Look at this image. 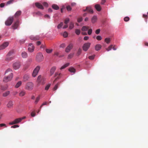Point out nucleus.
Instances as JSON below:
<instances>
[{"label":"nucleus","mask_w":148,"mask_h":148,"mask_svg":"<svg viewBox=\"0 0 148 148\" xmlns=\"http://www.w3.org/2000/svg\"><path fill=\"white\" fill-rule=\"evenodd\" d=\"M52 8L55 10H58L59 9L58 6L56 4H53L52 5Z\"/></svg>","instance_id":"a878e982"},{"label":"nucleus","mask_w":148,"mask_h":148,"mask_svg":"<svg viewBox=\"0 0 148 148\" xmlns=\"http://www.w3.org/2000/svg\"><path fill=\"white\" fill-rule=\"evenodd\" d=\"M40 67L39 66H37L36 68L34 70L32 74V75L33 77H35L37 75L38 73L40 70Z\"/></svg>","instance_id":"0eeeda50"},{"label":"nucleus","mask_w":148,"mask_h":148,"mask_svg":"<svg viewBox=\"0 0 148 148\" xmlns=\"http://www.w3.org/2000/svg\"><path fill=\"white\" fill-rule=\"evenodd\" d=\"M43 79H42V76L41 75H39L38 77L37 81V82L39 83H40L42 82V81Z\"/></svg>","instance_id":"6ab92c4d"},{"label":"nucleus","mask_w":148,"mask_h":148,"mask_svg":"<svg viewBox=\"0 0 148 148\" xmlns=\"http://www.w3.org/2000/svg\"><path fill=\"white\" fill-rule=\"evenodd\" d=\"M14 1V0H10L7 2V4L9 5L10 4L12 3Z\"/></svg>","instance_id":"de8ad7c7"},{"label":"nucleus","mask_w":148,"mask_h":148,"mask_svg":"<svg viewBox=\"0 0 148 148\" xmlns=\"http://www.w3.org/2000/svg\"><path fill=\"white\" fill-rule=\"evenodd\" d=\"M14 51H11L9 52L6 56V60L8 61H10L13 59V57L11 56L14 53Z\"/></svg>","instance_id":"423d86ee"},{"label":"nucleus","mask_w":148,"mask_h":148,"mask_svg":"<svg viewBox=\"0 0 148 148\" xmlns=\"http://www.w3.org/2000/svg\"><path fill=\"white\" fill-rule=\"evenodd\" d=\"M50 84H48L46 85L45 88V90H47L49 88L50 86Z\"/></svg>","instance_id":"79ce46f5"},{"label":"nucleus","mask_w":148,"mask_h":148,"mask_svg":"<svg viewBox=\"0 0 148 148\" xmlns=\"http://www.w3.org/2000/svg\"><path fill=\"white\" fill-rule=\"evenodd\" d=\"M22 84V82L21 81H19L15 85V87L16 88H18Z\"/></svg>","instance_id":"c85d7f7f"},{"label":"nucleus","mask_w":148,"mask_h":148,"mask_svg":"<svg viewBox=\"0 0 148 148\" xmlns=\"http://www.w3.org/2000/svg\"><path fill=\"white\" fill-rule=\"evenodd\" d=\"M43 4L44 6L45 7H47L48 6V4L46 2H44L43 3Z\"/></svg>","instance_id":"0e129e2a"},{"label":"nucleus","mask_w":148,"mask_h":148,"mask_svg":"<svg viewBox=\"0 0 148 148\" xmlns=\"http://www.w3.org/2000/svg\"><path fill=\"white\" fill-rule=\"evenodd\" d=\"M73 47V44H70L66 49L65 51L66 52H69L70 50L72 49Z\"/></svg>","instance_id":"ddd939ff"},{"label":"nucleus","mask_w":148,"mask_h":148,"mask_svg":"<svg viewBox=\"0 0 148 148\" xmlns=\"http://www.w3.org/2000/svg\"><path fill=\"white\" fill-rule=\"evenodd\" d=\"M69 71L71 73H75V69L73 67L70 68L69 69Z\"/></svg>","instance_id":"2f4dec72"},{"label":"nucleus","mask_w":148,"mask_h":148,"mask_svg":"<svg viewBox=\"0 0 148 148\" xmlns=\"http://www.w3.org/2000/svg\"><path fill=\"white\" fill-rule=\"evenodd\" d=\"M95 8L98 11H100L101 10V8L100 5L99 4H96L95 5Z\"/></svg>","instance_id":"a211bd4d"},{"label":"nucleus","mask_w":148,"mask_h":148,"mask_svg":"<svg viewBox=\"0 0 148 148\" xmlns=\"http://www.w3.org/2000/svg\"><path fill=\"white\" fill-rule=\"evenodd\" d=\"M69 65V63H67L66 64H64V65L62 66L60 68V69L61 70L62 69H64L66 67L68 66Z\"/></svg>","instance_id":"c756f323"},{"label":"nucleus","mask_w":148,"mask_h":148,"mask_svg":"<svg viewBox=\"0 0 148 148\" xmlns=\"http://www.w3.org/2000/svg\"><path fill=\"white\" fill-rule=\"evenodd\" d=\"M86 11L92 14L93 13V10L90 7H87L86 9L84 10V12Z\"/></svg>","instance_id":"dca6fc26"},{"label":"nucleus","mask_w":148,"mask_h":148,"mask_svg":"<svg viewBox=\"0 0 148 148\" xmlns=\"http://www.w3.org/2000/svg\"><path fill=\"white\" fill-rule=\"evenodd\" d=\"M21 13V12L20 10L17 11L15 14L14 15L15 17H17L20 16Z\"/></svg>","instance_id":"b1692460"},{"label":"nucleus","mask_w":148,"mask_h":148,"mask_svg":"<svg viewBox=\"0 0 148 148\" xmlns=\"http://www.w3.org/2000/svg\"><path fill=\"white\" fill-rule=\"evenodd\" d=\"M40 99V96H39L37 97L36 98V100L35 101V104H37L38 101H39Z\"/></svg>","instance_id":"e433bc0d"},{"label":"nucleus","mask_w":148,"mask_h":148,"mask_svg":"<svg viewBox=\"0 0 148 148\" xmlns=\"http://www.w3.org/2000/svg\"><path fill=\"white\" fill-rule=\"evenodd\" d=\"M81 32V31L80 29H76L75 30V33L76 34L78 35H79Z\"/></svg>","instance_id":"f704fd0d"},{"label":"nucleus","mask_w":148,"mask_h":148,"mask_svg":"<svg viewBox=\"0 0 148 148\" xmlns=\"http://www.w3.org/2000/svg\"><path fill=\"white\" fill-rule=\"evenodd\" d=\"M21 56L23 58H26L27 56V53L24 51L22 52Z\"/></svg>","instance_id":"393cba45"},{"label":"nucleus","mask_w":148,"mask_h":148,"mask_svg":"<svg viewBox=\"0 0 148 148\" xmlns=\"http://www.w3.org/2000/svg\"><path fill=\"white\" fill-rule=\"evenodd\" d=\"M82 51V49L81 48H79L78 49L77 53V56H79L81 54Z\"/></svg>","instance_id":"c9c22d12"},{"label":"nucleus","mask_w":148,"mask_h":148,"mask_svg":"<svg viewBox=\"0 0 148 148\" xmlns=\"http://www.w3.org/2000/svg\"><path fill=\"white\" fill-rule=\"evenodd\" d=\"M8 88V86H1V89L3 90H7Z\"/></svg>","instance_id":"ea45409f"},{"label":"nucleus","mask_w":148,"mask_h":148,"mask_svg":"<svg viewBox=\"0 0 148 148\" xmlns=\"http://www.w3.org/2000/svg\"><path fill=\"white\" fill-rule=\"evenodd\" d=\"M8 42H5L0 46V50L4 49L8 46Z\"/></svg>","instance_id":"9b49d317"},{"label":"nucleus","mask_w":148,"mask_h":148,"mask_svg":"<svg viewBox=\"0 0 148 148\" xmlns=\"http://www.w3.org/2000/svg\"><path fill=\"white\" fill-rule=\"evenodd\" d=\"M10 94V91H7L3 93V97H5L8 95Z\"/></svg>","instance_id":"cd10ccee"},{"label":"nucleus","mask_w":148,"mask_h":148,"mask_svg":"<svg viewBox=\"0 0 148 148\" xmlns=\"http://www.w3.org/2000/svg\"><path fill=\"white\" fill-rule=\"evenodd\" d=\"M106 1V0H101V4L103 5L105 3Z\"/></svg>","instance_id":"338daca9"},{"label":"nucleus","mask_w":148,"mask_h":148,"mask_svg":"<svg viewBox=\"0 0 148 148\" xmlns=\"http://www.w3.org/2000/svg\"><path fill=\"white\" fill-rule=\"evenodd\" d=\"M63 25V22H61L59 24L57 28L58 29H60L61 28Z\"/></svg>","instance_id":"473e14b6"},{"label":"nucleus","mask_w":148,"mask_h":148,"mask_svg":"<svg viewBox=\"0 0 148 148\" xmlns=\"http://www.w3.org/2000/svg\"><path fill=\"white\" fill-rule=\"evenodd\" d=\"M95 56H90L88 57V58L90 60H93L95 57Z\"/></svg>","instance_id":"3c124183"},{"label":"nucleus","mask_w":148,"mask_h":148,"mask_svg":"<svg viewBox=\"0 0 148 148\" xmlns=\"http://www.w3.org/2000/svg\"><path fill=\"white\" fill-rule=\"evenodd\" d=\"M19 126L18 125H14L12 126L11 127L13 128H15L16 127H18Z\"/></svg>","instance_id":"13d9d810"},{"label":"nucleus","mask_w":148,"mask_h":148,"mask_svg":"<svg viewBox=\"0 0 148 148\" xmlns=\"http://www.w3.org/2000/svg\"><path fill=\"white\" fill-rule=\"evenodd\" d=\"M36 14L38 15L39 16H41L42 15V14L39 11L36 12Z\"/></svg>","instance_id":"6e6d98bb"},{"label":"nucleus","mask_w":148,"mask_h":148,"mask_svg":"<svg viewBox=\"0 0 148 148\" xmlns=\"http://www.w3.org/2000/svg\"><path fill=\"white\" fill-rule=\"evenodd\" d=\"M58 85H59V83H58L56 84L55 85V86L53 88V90H56L58 88Z\"/></svg>","instance_id":"49530a36"},{"label":"nucleus","mask_w":148,"mask_h":148,"mask_svg":"<svg viewBox=\"0 0 148 148\" xmlns=\"http://www.w3.org/2000/svg\"><path fill=\"white\" fill-rule=\"evenodd\" d=\"M14 21V16L9 17L5 22V24L7 26L11 25Z\"/></svg>","instance_id":"7ed1b4c3"},{"label":"nucleus","mask_w":148,"mask_h":148,"mask_svg":"<svg viewBox=\"0 0 148 148\" xmlns=\"http://www.w3.org/2000/svg\"><path fill=\"white\" fill-rule=\"evenodd\" d=\"M110 38H106L105 39V42L107 44L110 43Z\"/></svg>","instance_id":"4c0bfd02"},{"label":"nucleus","mask_w":148,"mask_h":148,"mask_svg":"<svg viewBox=\"0 0 148 148\" xmlns=\"http://www.w3.org/2000/svg\"><path fill=\"white\" fill-rule=\"evenodd\" d=\"M5 74L6 75L3 78V81L5 82H7L10 81L13 77L12 70L10 69H8L5 71Z\"/></svg>","instance_id":"f257e3e1"},{"label":"nucleus","mask_w":148,"mask_h":148,"mask_svg":"<svg viewBox=\"0 0 148 148\" xmlns=\"http://www.w3.org/2000/svg\"><path fill=\"white\" fill-rule=\"evenodd\" d=\"M101 47V46L99 44L96 45L95 46V49L96 50L98 51L99 50Z\"/></svg>","instance_id":"412c9836"},{"label":"nucleus","mask_w":148,"mask_h":148,"mask_svg":"<svg viewBox=\"0 0 148 148\" xmlns=\"http://www.w3.org/2000/svg\"><path fill=\"white\" fill-rule=\"evenodd\" d=\"M35 113L34 112H32L31 113V115L32 117H34L35 116Z\"/></svg>","instance_id":"052dcab7"},{"label":"nucleus","mask_w":148,"mask_h":148,"mask_svg":"<svg viewBox=\"0 0 148 148\" xmlns=\"http://www.w3.org/2000/svg\"><path fill=\"white\" fill-rule=\"evenodd\" d=\"M21 119L19 118L16 119L13 121L9 123V124L10 125H12L16 124H17L21 122Z\"/></svg>","instance_id":"1a4fd4ad"},{"label":"nucleus","mask_w":148,"mask_h":148,"mask_svg":"<svg viewBox=\"0 0 148 148\" xmlns=\"http://www.w3.org/2000/svg\"><path fill=\"white\" fill-rule=\"evenodd\" d=\"M59 52L56 51L55 52L54 55H56L57 56H59Z\"/></svg>","instance_id":"bf43d9fd"},{"label":"nucleus","mask_w":148,"mask_h":148,"mask_svg":"<svg viewBox=\"0 0 148 148\" xmlns=\"http://www.w3.org/2000/svg\"><path fill=\"white\" fill-rule=\"evenodd\" d=\"M28 49V51L31 52H33L34 49V47L32 43H30L29 44Z\"/></svg>","instance_id":"9d476101"},{"label":"nucleus","mask_w":148,"mask_h":148,"mask_svg":"<svg viewBox=\"0 0 148 148\" xmlns=\"http://www.w3.org/2000/svg\"><path fill=\"white\" fill-rule=\"evenodd\" d=\"M74 27V25L73 23L72 22H71L69 26V29H71L73 28Z\"/></svg>","instance_id":"72a5a7b5"},{"label":"nucleus","mask_w":148,"mask_h":148,"mask_svg":"<svg viewBox=\"0 0 148 148\" xmlns=\"http://www.w3.org/2000/svg\"><path fill=\"white\" fill-rule=\"evenodd\" d=\"M73 56V54H70L68 55V58L69 59L71 58Z\"/></svg>","instance_id":"4d7b16f0"},{"label":"nucleus","mask_w":148,"mask_h":148,"mask_svg":"<svg viewBox=\"0 0 148 148\" xmlns=\"http://www.w3.org/2000/svg\"><path fill=\"white\" fill-rule=\"evenodd\" d=\"M90 42H87L84 44L82 47V49L84 51H87L90 45Z\"/></svg>","instance_id":"39448f33"},{"label":"nucleus","mask_w":148,"mask_h":148,"mask_svg":"<svg viewBox=\"0 0 148 148\" xmlns=\"http://www.w3.org/2000/svg\"><path fill=\"white\" fill-rule=\"evenodd\" d=\"M66 46V45H65V44L64 43H63V44H61L60 45V48H64Z\"/></svg>","instance_id":"603ef678"},{"label":"nucleus","mask_w":148,"mask_h":148,"mask_svg":"<svg viewBox=\"0 0 148 148\" xmlns=\"http://www.w3.org/2000/svg\"><path fill=\"white\" fill-rule=\"evenodd\" d=\"M66 8L67 10L68 11H70L71 10V8L69 5L67 6Z\"/></svg>","instance_id":"8fccbe9b"},{"label":"nucleus","mask_w":148,"mask_h":148,"mask_svg":"<svg viewBox=\"0 0 148 148\" xmlns=\"http://www.w3.org/2000/svg\"><path fill=\"white\" fill-rule=\"evenodd\" d=\"M97 17L96 16H94L91 19V22L92 23H94L97 21Z\"/></svg>","instance_id":"4be33fe9"},{"label":"nucleus","mask_w":148,"mask_h":148,"mask_svg":"<svg viewBox=\"0 0 148 148\" xmlns=\"http://www.w3.org/2000/svg\"><path fill=\"white\" fill-rule=\"evenodd\" d=\"M36 6L38 8L43 10L44 8L43 6L40 3H35Z\"/></svg>","instance_id":"2eb2a0df"},{"label":"nucleus","mask_w":148,"mask_h":148,"mask_svg":"<svg viewBox=\"0 0 148 148\" xmlns=\"http://www.w3.org/2000/svg\"><path fill=\"white\" fill-rule=\"evenodd\" d=\"M13 102L12 101H10L7 105V106L9 108H12L13 106Z\"/></svg>","instance_id":"aec40b11"},{"label":"nucleus","mask_w":148,"mask_h":148,"mask_svg":"<svg viewBox=\"0 0 148 148\" xmlns=\"http://www.w3.org/2000/svg\"><path fill=\"white\" fill-rule=\"evenodd\" d=\"M56 69V67L55 66L52 67L50 70L51 75H52L54 73Z\"/></svg>","instance_id":"5701e85b"},{"label":"nucleus","mask_w":148,"mask_h":148,"mask_svg":"<svg viewBox=\"0 0 148 148\" xmlns=\"http://www.w3.org/2000/svg\"><path fill=\"white\" fill-rule=\"evenodd\" d=\"M18 92L17 91H14L12 92V95L14 96H15L18 94Z\"/></svg>","instance_id":"e2e57ef3"},{"label":"nucleus","mask_w":148,"mask_h":148,"mask_svg":"<svg viewBox=\"0 0 148 148\" xmlns=\"http://www.w3.org/2000/svg\"><path fill=\"white\" fill-rule=\"evenodd\" d=\"M89 28V27L87 26H84L82 28V31H86L88 30Z\"/></svg>","instance_id":"bb28decb"},{"label":"nucleus","mask_w":148,"mask_h":148,"mask_svg":"<svg viewBox=\"0 0 148 148\" xmlns=\"http://www.w3.org/2000/svg\"><path fill=\"white\" fill-rule=\"evenodd\" d=\"M29 75L27 74H26L24 75L23 77V81L25 82L27 81L29 78Z\"/></svg>","instance_id":"f3484780"},{"label":"nucleus","mask_w":148,"mask_h":148,"mask_svg":"<svg viewBox=\"0 0 148 148\" xmlns=\"http://www.w3.org/2000/svg\"><path fill=\"white\" fill-rule=\"evenodd\" d=\"M100 29H98L97 30H96L95 31V33L96 34H99L100 32Z\"/></svg>","instance_id":"5fc2aeb1"},{"label":"nucleus","mask_w":148,"mask_h":148,"mask_svg":"<svg viewBox=\"0 0 148 148\" xmlns=\"http://www.w3.org/2000/svg\"><path fill=\"white\" fill-rule=\"evenodd\" d=\"M19 25V21L18 20L16 21L14 24L12 25V27L13 29H17Z\"/></svg>","instance_id":"f8f14e48"},{"label":"nucleus","mask_w":148,"mask_h":148,"mask_svg":"<svg viewBox=\"0 0 148 148\" xmlns=\"http://www.w3.org/2000/svg\"><path fill=\"white\" fill-rule=\"evenodd\" d=\"M21 64L20 62H17L14 63L13 65V67L15 70L18 69L20 67Z\"/></svg>","instance_id":"6e6552de"},{"label":"nucleus","mask_w":148,"mask_h":148,"mask_svg":"<svg viewBox=\"0 0 148 148\" xmlns=\"http://www.w3.org/2000/svg\"><path fill=\"white\" fill-rule=\"evenodd\" d=\"M112 45H110V46L108 48H107L106 49V50L108 51H109L110 50H111V49H112Z\"/></svg>","instance_id":"37998d69"},{"label":"nucleus","mask_w":148,"mask_h":148,"mask_svg":"<svg viewBox=\"0 0 148 148\" xmlns=\"http://www.w3.org/2000/svg\"><path fill=\"white\" fill-rule=\"evenodd\" d=\"M69 21H70V20L69 18H66L64 20V23L65 24H67L69 23Z\"/></svg>","instance_id":"a19ab883"},{"label":"nucleus","mask_w":148,"mask_h":148,"mask_svg":"<svg viewBox=\"0 0 148 148\" xmlns=\"http://www.w3.org/2000/svg\"><path fill=\"white\" fill-rule=\"evenodd\" d=\"M43 56L42 53H39L37 54L36 59L38 62H41L43 60Z\"/></svg>","instance_id":"20e7f679"},{"label":"nucleus","mask_w":148,"mask_h":148,"mask_svg":"<svg viewBox=\"0 0 148 148\" xmlns=\"http://www.w3.org/2000/svg\"><path fill=\"white\" fill-rule=\"evenodd\" d=\"M68 35V34L67 32H64L63 34V36L65 37L66 38L67 37Z\"/></svg>","instance_id":"a18cd8bd"},{"label":"nucleus","mask_w":148,"mask_h":148,"mask_svg":"<svg viewBox=\"0 0 148 148\" xmlns=\"http://www.w3.org/2000/svg\"><path fill=\"white\" fill-rule=\"evenodd\" d=\"M34 87V84L32 82H28L26 84L25 89L28 90H31L33 89Z\"/></svg>","instance_id":"f03ea898"},{"label":"nucleus","mask_w":148,"mask_h":148,"mask_svg":"<svg viewBox=\"0 0 148 148\" xmlns=\"http://www.w3.org/2000/svg\"><path fill=\"white\" fill-rule=\"evenodd\" d=\"M25 91H22L19 93V96L21 97L25 95Z\"/></svg>","instance_id":"7c9ffc66"},{"label":"nucleus","mask_w":148,"mask_h":148,"mask_svg":"<svg viewBox=\"0 0 148 148\" xmlns=\"http://www.w3.org/2000/svg\"><path fill=\"white\" fill-rule=\"evenodd\" d=\"M96 39L98 40H100L102 39V38L101 36H98L96 37Z\"/></svg>","instance_id":"09e8293b"},{"label":"nucleus","mask_w":148,"mask_h":148,"mask_svg":"<svg viewBox=\"0 0 148 148\" xmlns=\"http://www.w3.org/2000/svg\"><path fill=\"white\" fill-rule=\"evenodd\" d=\"M30 39L32 40H36L39 39V37L38 36H29Z\"/></svg>","instance_id":"4468645a"},{"label":"nucleus","mask_w":148,"mask_h":148,"mask_svg":"<svg viewBox=\"0 0 148 148\" xmlns=\"http://www.w3.org/2000/svg\"><path fill=\"white\" fill-rule=\"evenodd\" d=\"M92 32V29H90L88 30V34L89 35H90L91 34Z\"/></svg>","instance_id":"c03bdc74"},{"label":"nucleus","mask_w":148,"mask_h":148,"mask_svg":"<svg viewBox=\"0 0 148 148\" xmlns=\"http://www.w3.org/2000/svg\"><path fill=\"white\" fill-rule=\"evenodd\" d=\"M89 38V37L87 36H85L84 38V40H87Z\"/></svg>","instance_id":"774afa93"},{"label":"nucleus","mask_w":148,"mask_h":148,"mask_svg":"<svg viewBox=\"0 0 148 148\" xmlns=\"http://www.w3.org/2000/svg\"><path fill=\"white\" fill-rule=\"evenodd\" d=\"M5 4L4 3H2L0 5V7L1 8H3Z\"/></svg>","instance_id":"69168bd1"},{"label":"nucleus","mask_w":148,"mask_h":148,"mask_svg":"<svg viewBox=\"0 0 148 148\" xmlns=\"http://www.w3.org/2000/svg\"><path fill=\"white\" fill-rule=\"evenodd\" d=\"M7 127V126H6V125L4 123H1L0 124V127Z\"/></svg>","instance_id":"864d4df0"},{"label":"nucleus","mask_w":148,"mask_h":148,"mask_svg":"<svg viewBox=\"0 0 148 148\" xmlns=\"http://www.w3.org/2000/svg\"><path fill=\"white\" fill-rule=\"evenodd\" d=\"M53 51L52 49H46V52L48 53H51Z\"/></svg>","instance_id":"58836bf2"},{"label":"nucleus","mask_w":148,"mask_h":148,"mask_svg":"<svg viewBox=\"0 0 148 148\" xmlns=\"http://www.w3.org/2000/svg\"><path fill=\"white\" fill-rule=\"evenodd\" d=\"M82 20V17H80L78 18L77 19V21L78 22H80Z\"/></svg>","instance_id":"680f3d73"}]
</instances>
